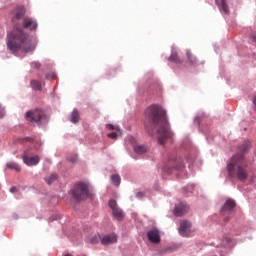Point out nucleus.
<instances>
[{"mask_svg": "<svg viewBox=\"0 0 256 256\" xmlns=\"http://www.w3.org/2000/svg\"><path fill=\"white\" fill-rule=\"evenodd\" d=\"M228 221H229V217L228 216L224 217V223H228Z\"/></svg>", "mask_w": 256, "mask_h": 256, "instance_id": "32", "label": "nucleus"}, {"mask_svg": "<svg viewBox=\"0 0 256 256\" xmlns=\"http://www.w3.org/2000/svg\"><path fill=\"white\" fill-rule=\"evenodd\" d=\"M119 134H117V132H112L107 134V137H109V139H115L116 137H118Z\"/></svg>", "mask_w": 256, "mask_h": 256, "instance_id": "24", "label": "nucleus"}, {"mask_svg": "<svg viewBox=\"0 0 256 256\" xmlns=\"http://www.w3.org/2000/svg\"><path fill=\"white\" fill-rule=\"evenodd\" d=\"M250 39L256 43V32H253L251 35H250Z\"/></svg>", "mask_w": 256, "mask_h": 256, "instance_id": "26", "label": "nucleus"}, {"mask_svg": "<svg viewBox=\"0 0 256 256\" xmlns=\"http://www.w3.org/2000/svg\"><path fill=\"white\" fill-rule=\"evenodd\" d=\"M179 233L182 237H189L191 235V222L185 220L180 223Z\"/></svg>", "mask_w": 256, "mask_h": 256, "instance_id": "7", "label": "nucleus"}, {"mask_svg": "<svg viewBox=\"0 0 256 256\" xmlns=\"http://www.w3.org/2000/svg\"><path fill=\"white\" fill-rule=\"evenodd\" d=\"M251 149V142L244 141L238 148V153L232 157L227 165L229 177L238 179L239 181H247V167L245 166V153Z\"/></svg>", "mask_w": 256, "mask_h": 256, "instance_id": "3", "label": "nucleus"}, {"mask_svg": "<svg viewBox=\"0 0 256 256\" xmlns=\"http://www.w3.org/2000/svg\"><path fill=\"white\" fill-rule=\"evenodd\" d=\"M134 151H135V153H137V155H143V153H147V146H145V145H136L134 147Z\"/></svg>", "mask_w": 256, "mask_h": 256, "instance_id": "15", "label": "nucleus"}, {"mask_svg": "<svg viewBox=\"0 0 256 256\" xmlns=\"http://www.w3.org/2000/svg\"><path fill=\"white\" fill-rule=\"evenodd\" d=\"M189 211V205L187 203L182 202L178 206L175 207L174 209V215L176 217H182V215H185Z\"/></svg>", "mask_w": 256, "mask_h": 256, "instance_id": "9", "label": "nucleus"}, {"mask_svg": "<svg viewBox=\"0 0 256 256\" xmlns=\"http://www.w3.org/2000/svg\"><path fill=\"white\" fill-rule=\"evenodd\" d=\"M216 5H218L220 11L229 15V6L227 5V0H215Z\"/></svg>", "mask_w": 256, "mask_h": 256, "instance_id": "14", "label": "nucleus"}, {"mask_svg": "<svg viewBox=\"0 0 256 256\" xmlns=\"http://www.w3.org/2000/svg\"><path fill=\"white\" fill-rule=\"evenodd\" d=\"M137 197H143V193L141 192L137 193Z\"/></svg>", "mask_w": 256, "mask_h": 256, "instance_id": "33", "label": "nucleus"}, {"mask_svg": "<svg viewBox=\"0 0 256 256\" xmlns=\"http://www.w3.org/2000/svg\"><path fill=\"white\" fill-rule=\"evenodd\" d=\"M233 209H235V201L227 200L221 209V215L225 217V215H231Z\"/></svg>", "mask_w": 256, "mask_h": 256, "instance_id": "8", "label": "nucleus"}, {"mask_svg": "<svg viewBox=\"0 0 256 256\" xmlns=\"http://www.w3.org/2000/svg\"><path fill=\"white\" fill-rule=\"evenodd\" d=\"M14 25L13 31L8 35L7 47L12 53H33L37 47V42L23 31L37 29V21L33 18L25 17V8H18L12 17Z\"/></svg>", "mask_w": 256, "mask_h": 256, "instance_id": "1", "label": "nucleus"}, {"mask_svg": "<svg viewBox=\"0 0 256 256\" xmlns=\"http://www.w3.org/2000/svg\"><path fill=\"white\" fill-rule=\"evenodd\" d=\"M30 85L34 91H41V89H42L41 82H39L37 80H32L30 82Z\"/></svg>", "mask_w": 256, "mask_h": 256, "instance_id": "18", "label": "nucleus"}, {"mask_svg": "<svg viewBox=\"0 0 256 256\" xmlns=\"http://www.w3.org/2000/svg\"><path fill=\"white\" fill-rule=\"evenodd\" d=\"M145 115L156 129L159 145H165L173 137V132H171V126L167 119V111L159 105H152L146 109Z\"/></svg>", "mask_w": 256, "mask_h": 256, "instance_id": "2", "label": "nucleus"}, {"mask_svg": "<svg viewBox=\"0 0 256 256\" xmlns=\"http://www.w3.org/2000/svg\"><path fill=\"white\" fill-rule=\"evenodd\" d=\"M169 61H172V63H179V56L177 55V52H172L171 56L169 57Z\"/></svg>", "mask_w": 256, "mask_h": 256, "instance_id": "22", "label": "nucleus"}, {"mask_svg": "<svg viewBox=\"0 0 256 256\" xmlns=\"http://www.w3.org/2000/svg\"><path fill=\"white\" fill-rule=\"evenodd\" d=\"M15 191H17V187L12 186V187L10 188V193H15Z\"/></svg>", "mask_w": 256, "mask_h": 256, "instance_id": "30", "label": "nucleus"}, {"mask_svg": "<svg viewBox=\"0 0 256 256\" xmlns=\"http://www.w3.org/2000/svg\"><path fill=\"white\" fill-rule=\"evenodd\" d=\"M72 196L76 201H85V199L91 197L89 186L85 183L76 184L72 189Z\"/></svg>", "mask_w": 256, "mask_h": 256, "instance_id": "4", "label": "nucleus"}, {"mask_svg": "<svg viewBox=\"0 0 256 256\" xmlns=\"http://www.w3.org/2000/svg\"><path fill=\"white\" fill-rule=\"evenodd\" d=\"M26 119L34 123H39V121H41V113L39 112V110H36L34 112L28 111L26 112Z\"/></svg>", "mask_w": 256, "mask_h": 256, "instance_id": "11", "label": "nucleus"}, {"mask_svg": "<svg viewBox=\"0 0 256 256\" xmlns=\"http://www.w3.org/2000/svg\"><path fill=\"white\" fill-rule=\"evenodd\" d=\"M6 167L8 169H13L14 171H16L17 173L21 172V166H19V164L15 163V162H8L6 164Z\"/></svg>", "mask_w": 256, "mask_h": 256, "instance_id": "16", "label": "nucleus"}, {"mask_svg": "<svg viewBox=\"0 0 256 256\" xmlns=\"http://www.w3.org/2000/svg\"><path fill=\"white\" fill-rule=\"evenodd\" d=\"M111 181L114 185L119 187V185H121V176L114 174L111 176Z\"/></svg>", "mask_w": 256, "mask_h": 256, "instance_id": "19", "label": "nucleus"}, {"mask_svg": "<svg viewBox=\"0 0 256 256\" xmlns=\"http://www.w3.org/2000/svg\"><path fill=\"white\" fill-rule=\"evenodd\" d=\"M99 241H101V236L95 235L94 237L91 238L90 243H92V245H97Z\"/></svg>", "mask_w": 256, "mask_h": 256, "instance_id": "23", "label": "nucleus"}, {"mask_svg": "<svg viewBox=\"0 0 256 256\" xmlns=\"http://www.w3.org/2000/svg\"><path fill=\"white\" fill-rule=\"evenodd\" d=\"M147 237L151 243H161V236L159 235V230L157 229L148 231Z\"/></svg>", "mask_w": 256, "mask_h": 256, "instance_id": "10", "label": "nucleus"}, {"mask_svg": "<svg viewBox=\"0 0 256 256\" xmlns=\"http://www.w3.org/2000/svg\"><path fill=\"white\" fill-rule=\"evenodd\" d=\"M22 159L25 165H27L28 167H34L35 165H38L41 161V158L38 155L29 157V151L27 150L24 151Z\"/></svg>", "mask_w": 256, "mask_h": 256, "instance_id": "5", "label": "nucleus"}, {"mask_svg": "<svg viewBox=\"0 0 256 256\" xmlns=\"http://www.w3.org/2000/svg\"><path fill=\"white\" fill-rule=\"evenodd\" d=\"M146 129H147L149 135H151V137L155 136V133L152 130H150L147 126H146Z\"/></svg>", "mask_w": 256, "mask_h": 256, "instance_id": "29", "label": "nucleus"}, {"mask_svg": "<svg viewBox=\"0 0 256 256\" xmlns=\"http://www.w3.org/2000/svg\"><path fill=\"white\" fill-rule=\"evenodd\" d=\"M109 207L112 210V214L114 215V217L116 219H118V221H122L124 215H123V210H121L119 208V206H117V201L115 200H110L109 201Z\"/></svg>", "mask_w": 256, "mask_h": 256, "instance_id": "6", "label": "nucleus"}, {"mask_svg": "<svg viewBox=\"0 0 256 256\" xmlns=\"http://www.w3.org/2000/svg\"><path fill=\"white\" fill-rule=\"evenodd\" d=\"M68 161H70V163H77V156H74L72 158H68Z\"/></svg>", "mask_w": 256, "mask_h": 256, "instance_id": "27", "label": "nucleus"}, {"mask_svg": "<svg viewBox=\"0 0 256 256\" xmlns=\"http://www.w3.org/2000/svg\"><path fill=\"white\" fill-rule=\"evenodd\" d=\"M45 181L48 185H51V183H54L55 181H57V174H51L50 176H47L45 178Z\"/></svg>", "mask_w": 256, "mask_h": 256, "instance_id": "20", "label": "nucleus"}, {"mask_svg": "<svg viewBox=\"0 0 256 256\" xmlns=\"http://www.w3.org/2000/svg\"><path fill=\"white\" fill-rule=\"evenodd\" d=\"M46 79H55V74H47Z\"/></svg>", "mask_w": 256, "mask_h": 256, "instance_id": "28", "label": "nucleus"}, {"mask_svg": "<svg viewBox=\"0 0 256 256\" xmlns=\"http://www.w3.org/2000/svg\"><path fill=\"white\" fill-rule=\"evenodd\" d=\"M70 121L71 123H79V111L77 109L72 111Z\"/></svg>", "mask_w": 256, "mask_h": 256, "instance_id": "17", "label": "nucleus"}, {"mask_svg": "<svg viewBox=\"0 0 256 256\" xmlns=\"http://www.w3.org/2000/svg\"><path fill=\"white\" fill-rule=\"evenodd\" d=\"M116 241H117V235L115 234L104 235L101 238L102 245H113V243H115Z\"/></svg>", "mask_w": 256, "mask_h": 256, "instance_id": "13", "label": "nucleus"}, {"mask_svg": "<svg viewBox=\"0 0 256 256\" xmlns=\"http://www.w3.org/2000/svg\"><path fill=\"white\" fill-rule=\"evenodd\" d=\"M33 65L36 67V69H39L41 67V64L34 62Z\"/></svg>", "mask_w": 256, "mask_h": 256, "instance_id": "31", "label": "nucleus"}, {"mask_svg": "<svg viewBox=\"0 0 256 256\" xmlns=\"http://www.w3.org/2000/svg\"><path fill=\"white\" fill-rule=\"evenodd\" d=\"M169 164L172 169H175L176 171L182 172L183 169H185V164L183 163V160L181 158L170 160Z\"/></svg>", "mask_w": 256, "mask_h": 256, "instance_id": "12", "label": "nucleus"}, {"mask_svg": "<svg viewBox=\"0 0 256 256\" xmlns=\"http://www.w3.org/2000/svg\"><path fill=\"white\" fill-rule=\"evenodd\" d=\"M186 57L190 63H197V58L190 51L186 52Z\"/></svg>", "mask_w": 256, "mask_h": 256, "instance_id": "21", "label": "nucleus"}, {"mask_svg": "<svg viewBox=\"0 0 256 256\" xmlns=\"http://www.w3.org/2000/svg\"><path fill=\"white\" fill-rule=\"evenodd\" d=\"M106 128L109 129V131H115V126H113V124H108L106 125Z\"/></svg>", "mask_w": 256, "mask_h": 256, "instance_id": "25", "label": "nucleus"}]
</instances>
